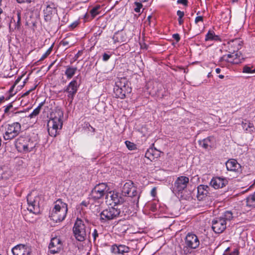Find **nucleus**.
I'll list each match as a JSON object with an SVG mask.
<instances>
[{
  "mask_svg": "<svg viewBox=\"0 0 255 255\" xmlns=\"http://www.w3.org/2000/svg\"><path fill=\"white\" fill-rule=\"evenodd\" d=\"M189 181V178L186 176L178 177L174 183L173 192L178 194L182 193L183 191L186 188Z\"/></svg>",
  "mask_w": 255,
  "mask_h": 255,
  "instance_id": "nucleus-12",
  "label": "nucleus"
},
{
  "mask_svg": "<svg viewBox=\"0 0 255 255\" xmlns=\"http://www.w3.org/2000/svg\"><path fill=\"white\" fill-rule=\"evenodd\" d=\"M229 250V248H227L225 251L223 255H239V253L237 250H235L234 252L229 253L228 250Z\"/></svg>",
  "mask_w": 255,
  "mask_h": 255,
  "instance_id": "nucleus-39",
  "label": "nucleus"
},
{
  "mask_svg": "<svg viewBox=\"0 0 255 255\" xmlns=\"http://www.w3.org/2000/svg\"><path fill=\"white\" fill-rule=\"evenodd\" d=\"M230 52H238L242 47L243 42L240 39H234L228 42Z\"/></svg>",
  "mask_w": 255,
  "mask_h": 255,
  "instance_id": "nucleus-24",
  "label": "nucleus"
},
{
  "mask_svg": "<svg viewBox=\"0 0 255 255\" xmlns=\"http://www.w3.org/2000/svg\"><path fill=\"white\" fill-rule=\"evenodd\" d=\"M73 231L75 238L80 242L85 240L87 235L90 234L89 227L79 218L76 219Z\"/></svg>",
  "mask_w": 255,
  "mask_h": 255,
  "instance_id": "nucleus-5",
  "label": "nucleus"
},
{
  "mask_svg": "<svg viewBox=\"0 0 255 255\" xmlns=\"http://www.w3.org/2000/svg\"><path fill=\"white\" fill-rule=\"evenodd\" d=\"M135 4L136 5V7L134 8V10L136 12L138 13L140 12L142 5L141 3L137 2H135Z\"/></svg>",
  "mask_w": 255,
  "mask_h": 255,
  "instance_id": "nucleus-41",
  "label": "nucleus"
},
{
  "mask_svg": "<svg viewBox=\"0 0 255 255\" xmlns=\"http://www.w3.org/2000/svg\"><path fill=\"white\" fill-rule=\"evenodd\" d=\"M15 145L19 152L27 153L33 150L36 143L28 137L20 136L16 139Z\"/></svg>",
  "mask_w": 255,
  "mask_h": 255,
  "instance_id": "nucleus-6",
  "label": "nucleus"
},
{
  "mask_svg": "<svg viewBox=\"0 0 255 255\" xmlns=\"http://www.w3.org/2000/svg\"><path fill=\"white\" fill-rule=\"evenodd\" d=\"M178 20L179 24L180 25H181L183 24L184 21H183V19H182V18H178Z\"/></svg>",
  "mask_w": 255,
  "mask_h": 255,
  "instance_id": "nucleus-56",
  "label": "nucleus"
},
{
  "mask_svg": "<svg viewBox=\"0 0 255 255\" xmlns=\"http://www.w3.org/2000/svg\"><path fill=\"white\" fill-rule=\"evenodd\" d=\"M39 197L37 192L32 191L27 196V201L28 204L27 210L32 213L36 214L38 212Z\"/></svg>",
  "mask_w": 255,
  "mask_h": 255,
  "instance_id": "nucleus-9",
  "label": "nucleus"
},
{
  "mask_svg": "<svg viewBox=\"0 0 255 255\" xmlns=\"http://www.w3.org/2000/svg\"><path fill=\"white\" fill-rule=\"evenodd\" d=\"M111 57V54H108L104 53L103 55V60L104 61H107Z\"/></svg>",
  "mask_w": 255,
  "mask_h": 255,
  "instance_id": "nucleus-44",
  "label": "nucleus"
},
{
  "mask_svg": "<svg viewBox=\"0 0 255 255\" xmlns=\"http://www.w3.org/2000/svg\"><path fill=\"white\" fill-rule=\"evenodd\" d=\"M243 72L246 73H252V69L251 67L247 65H245L243 68Z\"/></svg>",
  "mask_w": 255,
  "mask_h": 255,
  "instance_id": "nucleus-42",
  "label": "nucleus"
},
{
  "mask_svg": "<svg viewBox=\"0 0 255 255\" xmlns=\"http://www.w3.org/2000/svg\"><path fill=\"white\" fill-rule=\"evenodd\" d=\"M113 39L115 42H123L127 40V37L126 34L123 31H120L116 33L113 37Z\"/></svg>",
  "mask_w": 255,
  "mask_h": 255,
  "instance_id": "nucleus-26",
  "label": "nucleus"
},
{
  "mask_svg": "<svg viewBox=\"0 0 255 255\" xmlns=\"http://www.w3.org/2000/svg\"><path fill=\"white\" fill-rule=\"evenodd\" d=\"M206 41L209 40H220V37L215 34L214 31H209L206 35Z\"/></svg>",
  "mask_w": 255,
  "mask_h": 255,
  "instance_id": "nucleus-31",
  "label": "nucleus"
},
{
  "mask_svg": "<svg viewBox=\"0 0 255 255\" xmlns=\"http://www.w3.org/2000/svg\"><path fill=\"white\" fill-rule=\"evenodd\" d=\"M68 211V205L59 199L54 202V207L50 215L51 220L55 222H60L64 220Z\"/></svg>",
  "mask_w": 255,
  "mask_h": 255,
  "instance_id": "nucleus-2",
  "label": "nucleus"
},
{
  "mask_svg": "<svg viewBox=\"0 0 255 255\" xmlns=\"http://www.w3.org/2000/svg\"><path fill=\"white\" fill-rule=\"evenodd\" d=\"M69 44V41L65 40H63L60 42V44L64 46H66L68 45Z\"/></svg>",
  "mask_w": 255,
  "mask_h": 255,
  "instance_id": "nucleus-51",
  "label": "nucleus"
},
{
  "mask_svg": "<svg viewBox=\"0 0 255 255\" xmlns=\"http://www.w3.org/2000/svg\"><path fill=\"white\" fill-rule=\"evenodd\" d=\"M125 144L129 150H132L136 148L135 144L130 141L127 140L125 141Z\"/></svg>",
  "mask_w": 255,
  "mask_h": 255,
  "instance_id": "nucleus-38",
  "label": "nucleus"
},
{
  "mask_svg": "<svg viewBox=\"0 0 255 255\" xmlns=\"http://www.w3.org/2000/svg\"><path fill=\"white\" fill-rule=\"evenodd\" d=\"M16 15L17 16V20L12 17L10 20L9 28L10 30H15V29H19L21 25V11L17 10L16 13Z\"/></svg>",
  "mask_w": 255,
  "mask_h": 255,
  "instance_id": "nucleus-25",
  "label": "nucleus"
},
{
  "mask_svg": "<svg viewBox=\"0 0 255 255\" xmlns=\"http://www.w3.org/2000/svg\"><path fill=\"white\" fill-rule=\"evenodd\" d=\"M155 194H156V189H155V188H154L151 191V195L153 197H154L155 196Z\"/></svg>",
  "mask_w": 255,
  "mask_h": 255,
  "instance_id": "nucleus-55",
  "label": "nucleus"
},
{
  "mask_svg": "<svg viewBox=\"0 0 255 255\" xmlns=\"http://www.w3.org/2000/svg\"><path fill=\"white\" fill-rule=\"evenodd\" d=\"M111 252L115 255H123L128 253L130 251V248L124 245L114 244L111 248Z\"/></svg>",
  "mask_w": 255,
  "mask_h": 255,
  "instance_id": "nucleus-22",
  "label": "nucleus"
},
{
  "mask_svg": "<svg viewBox=\"0 0 255 255\" xmlns=\"http://www.w3.org/2000/svg\"><path fill=\"white\" fill-rule=\"evenodd\" d=\"M88 125V126H89V127H91V128H92V130H93V132H94V131H95V129L94 128H93L92 127H91V125H90L89 124H87V126Z\"/></svg>",
  "mask_w": 255,
  "mask_h": 255,
  "instance_id": "nucleus-61",
  "label": "nucleus"
},
{
  "mask_svg": "<svg viewBox=\"0 0 255 255\" xmlns=\"http://www.w3.org/2000/svg\"><path fill=\"white\" fill-rule=\"evenodd\" d=\"M243 128L248 132L251 133L255 129L253 123L247 120H245L242 123Z\"/></svg>",
  "mask_w": 255,
  "mask_h": 255,
  "instance_id": "nucleus-28",
  "label": "nucleus"
},
{
  "mask_svg": "<svg viewBox=\"0 0 255 255\" xmlns=\"http://www.w3.org/2000/svg\"><path fill=\"white\" fill-rule=\"evenodd\" d=\"M77 70V68L76 67L67 66L66 67L65 75H66V76L68 79H70L75 74Z\"/></svg>",
  "mask_w": 255,
  "mask_h": 255,
  "instance_id": "nucleus-27",
  "label": "nucleus"
},
{
  "mask_svg": "<svg viewBox=\"0 0 255 255\" xmlns=\"http://www.w3.org/2000/svg\"><path fill=\"white\" fill-rule=\"evenodd\" d=\"M37 87V85H35L34 87L31 88L30 90H29L28 91H26L25 93H24L23 95H22V97H25L27 95H28L29 94V93L34 90L35 89V88H36Z\"/></svg>",
  "mask_w": 255,
  "mask_h": 255,
  "instance_id": "nucleus-45",
  "label": "nucleus"
},
{
  "mask_svg": "<svg viewBox=\"0 0 255 255\" xmlns=\"http://www.w3.org/2000/svg\"><path fill=\"white\" fill-rule=\"evenodd\" d=\"M21 79V77H18L15 81L14 82V85H16L17 84H18V83L20 81Z\"/></svg>",
  "mask_w": 255,
  "mask_h": 255,
  "instance_id": "nucleus-57",
  "label": "nucleus"
},
{
  "mask_svg": "<svg viewBox=\"0 0 255 255\" xmlns=\"http://www.w3.org/2000/svg\"><path fill=\"white\" fill-rule=\"evenodd\" d=\"M133 185V183L131 181L126 182L123 187L122 194L125 196H128V199L131 198L134 203L137 204L140 196Z\"/></svg>",
  "mask_w": 255,
  "mask_h": 255,
  "instance_id": "nucleus-7",
  "label": "nucleus"
},
{
  "mask_svg": "<svg viewBox=\"0 0 255 255\" xmlns=\"http://www.w3.org/2000/svg\"><path fill=\"white\" fill-rule=\"evenodd\" d=\"M159 151H158V152H152V158H153V160L154 159V158H157L158 157V156H159Z\"/></svg>",
  "mask_w": 255,
  "mask_h": 255,
  "instance_id": "nucleus-53",
  "label": "nucleus"
},
{
  "mask_svg": "<svg viewBox=\"0 0 255 255\" xmlns=\"http://www.w3.org/2000/svg\"><path fill=\"white\" fill-rule=\"evenodd\" d=\"M62 243L58 238H53L51 240L49 245V250L51 254H55L59 253L62 249Z\"/></svg>",
  "mask_w": 255,
  "mask_h": 255,
  "instance_id": "nucleus-17",
  "label": "nucleus"
},
{
  "mask_svg": "<svg viewBox=\"0 0 255 255\" xmlns=\"http://www.w3.org/2000/svg\"><path fill=\"white\" fill-rule=\"evenodd\" d=\"M247 206L252 208L255 207V192L246 198Z\"/></svg>",
  "mask_w": 255,
  "mask_h": 255,
  "instance_id": "nucleus-30",
  "label": "nucleus"
},
{
  "mask_svg": "<svg viewBox=\"0 0 255 255\" xmlns=\"http://www.w3.org/2000/svg\"><path fill=\"white\" fill-rule=\"evenodd\" d=\"M78 24V22L77 21H75L72 24H70V27H71L72 29L75 28Z\"/></svg>",
  "mask_w": 255,
  "mask_h": 255,
  "instance_id": "nucleus-54",
  "label": "nucleus"
},
{
  "mask_svg": "<svg viewBox=\"0 0 255 255\" xmlns=\"http://www.w3.org/2000/svg\"><path fill=\"white\" fill-rule=\"evenodd\" d=\"M185 244L190 248L195 249L199 247L200 241L195 234L188 233L185 239Z\"/></svg>",
  "mask_w": 255,
  "mask_h": 255,
  "instance_id": "nucleus-18",
  "label": "nucleus"
},
{
  "mask_svg": "<svg viewBox=\"0 0 255 255\" xmlns=\"http://www.w3.org/2000/svg\"><path fill=\"white\" fill-rule=\"evenodd\" d=\"M17 2L19 3H30L32 0H16Z\"/></svg>",
  "mask_w": 255,
  "mask_h": 255,
  "instance_id": "nucleus-52",
  "label": "nucleus"
},
{
  "mask_svg": "<svg viewBox=\"0 0 255 255\" xmlns=\"http://www.w3.org/2000/svg\"><path fill=\"white\" fill-rule=\"evenodd\" d=\"M218 77L220 79H223L224 78V76L223 75H219Z\"/></svg>",
  "mask_w": 255,
  "mask_h": 255,
  "instance_id": "nucleus-63",
  "label": "nucleus"
},
{
  "mask_svg": "<svg viewBox=\"0 0 255 255\" xmlns=\"http://www.w3.org/2000/svg\"><path fill=\"white\" fill-rule=\"evenodd\" d=\"M243 60L244 58L241 53L237 52L235 54H234V52H233L231 54L223 55L221 57L220 61H225L233 64H238L242 63Z\"/></svg>",
  "mask_w": 255,
  "mask_h": 255,
  "instance_id": "nucleus-13",
  "label": "nucleus"
},
{
  "mask_svg": "<svg viewBox=\"0 0 255 255\" xmlns=\"http://www.w3.org/2000/svg\"><path fill=\"white\" fill-rule=\"evenodd\" d=\"M12 252L13 255H30L31 250L28 246L19 244L12 248Z\"/></svg>",
  "mask_w": 255,
  "mask_h": 255,
  "instance_id": "nucleus-19",
  "label": "nucleus"
},
{
  "mask_svg": "<svg viewBox=\"0 0 255 255\" xmlns=\"http://www.w3.org/2000/svg\"><path fill=\"white\" fill-rule=\"evenodd\" d=\"M203 17L202 16H197L195 19V22L196 24H197L198 22H200V21L203 22Z\"/></svg>",
  "mask_w": 255,
  "mask_h": 255,
  "instance_id": "nucleus-47",
  "label": "nucleus"
},
{
  "mask_svg": "<svg viewBox=\"0 0 255 255\" xmlns=\"http://www.w3.org/2000/svg\"><path fill=\"white\" fill-rule=\"evenodd\" d=\"M44 102H41L38 106L35 108L33 112L29 115L28 117L30 118H33L37 116L40 113L42 107L44 105Z\"/></svg>",
  "mask_w": 255,
  "mask_h": 255,
  "instance_id": "nucleus-32",
  "label": "nucleus"
},
{
  "mask_svg": "<svg viewBox=\"0 0 255 255\" xmlns=\"http://www.w3.org/2000/svg\"><path fill=\"white\" fill-rule=\"evenodd\" d=\"M220 218L222 219H224V220H225V221L227 223V221H230L233 219V214L232 212L227 211H226L223 215V216L222 217H220Z\"/></svg>",
  "mask_w": 255,
  "mask_h": 255,
  "instance_id": "nucleus-33",
  "label": "nucleus"
},
{
  "mask_svg": "<svg viewBox=\"0 0 255 255\" xmlns=\"http://www.w3.org/2000/svg\"><path fill=\"white\" fill-rule=\"evenodd\" d=\"M119 228L123 233H124L128 229V225L126 224H119Z\"/></svg>",
  "mask_w": 255,
  "mask_h": 255,
  "instance_id": "nucleus-40",
  "label": "nucleus"
},
{
  "mask_svg": "<svg viewBox=\"0 0 255 255\" xmlns=\"http://www.w3.org/2000/svg\"><path fill=\"white\" fill-rule=\"evenodd\" d=\"M108 190V186L106 183H99L92 189L90 194V198L94 201L100 199L106 195Z\"/></svg>",
  "mask_w": 255,
  "mask_h": 255,
  "instance_id": "nucleus-10",
  "label": "nucleus"
},
{
  "mask_svg": "<svg viewBox=\"0 0 255 255\" xmlns=\"http://www.w3.org/2000/svg\"><path fill=\"white\" fill-rule=\"evenodd\" d=\"M193 249V248H190V247L185 245L184 247H183L182 251H183L184 254H185L186 255H193V252H192Z\"/></svg>",
  "mask_w": 255,
  "mask_h": 255,
  "instance_id": "nucleus-36",
  "label": "nucleus"
},
{
  "mask_svg": "<svg viewBox=\"0 0 255 255\" xmlns=\"http://www.w3.org/2000/svg\"><path fill=\"white\" fill-rule=\"evenodd\" d=\"M158 152V151L155 149H153V148H150L149 149H148L145 154V157L148 159H149L150 160L152 161L153 160L152 154V152Z\"/></svg>",
  "mask_w": 255,
  "mask_h": 255,
  "instance_id": "nucleus-34",
  "label": "nucleus"
},
{
  "mask_svg": "<svg viewBox=\"0 0 255 255\" xmlns=\"http://www.w3.org/2000/svg\"><path fill=\"white\" fill-rule=\"evenodd\" d=\"M92 236L93 238L94 241H95L97 237H98V233L96 229H94L93 232L92 233Z\"/></svg>",
  "mask_w": 255,
  "mask_h": 255,
  "instance_id": "nucleus-46",
  "label": "nucleus"
},
{
  "mask_svg": "<svg viewBox=\"0 0 255 255\" xmlns=\"http://www.w3.org/2000/svg\"><path fill=\"white\" fill-rule=\"evenodd\" d=\"M177 3L179 4H182L184 5H187L188 4V0H178L177 1Z\"/></svg>",
  "mask_w": 255,
  "mask_h": 255,
  "instance_id": "nucleus-48",
  "label": "nucleus"
},
{
  "mask_svg": "<svg viewBox=\"0 0 255 255\" xmlns=\"http://www.w3.org/2000/svg\"><path fill=\"white\" fill-rule=\"evenodd\" d=\"M121 213L119 209L115 207H109L104 210L100 214V220L102 223H106L118 218Z\"/></svg>",
  "mask_w": 255,
  "mask_h": 255,
  "instance_id": "nucleus-8",
  "label": "nucleus"
},
{
  "mask_svg": "<svg viewBox=\"0 0 255 255\" xmlns=\"http://www.w3.org/2000/svg\"><path fill=\"white\" fill-rule=\"evenodd\" d=\"M56 12V5L52 2H46V8L43 10L44 20L47 22L50 21L52 15Z\"/></svg>",
  "mask_w": 255,
  "mask_h": 255,
  "instance_id": "nucleus-15",
  "label": "nucleus"
},
{
  "mask_svg": "<svg viewBox=\"0 0 255 255\" xmlns=\"http://www.w3.org/2000/svg\"><path fill=\"white\" fill-rule=\"evenodd\" d=\"M5 100V98L3 96L0 97V103H2Z\"/></svg>",
  "mask_w": 255,
  "mask_h": 255,
  "instance_id": "nucleus-58",
  "label": "nucleus"
},
{
  "mask_svg": "<svg viewBox=\"0 0 255 255\" xmlns=\"http://www.w3.org/2000/svg\"><path fill=\"white\" fill-rule=\"evenodd\" d=\"M100 8V7L99 6H95L90 10V12L93 18H94L97 15H98L99 13Z\"/></svg>",
  "mask_w": 255,
  "mask_h": 255,
  "instance_id": "nucleus-37",
  "label": "nucleus"
},
{
  "mask_svg": "<svg viewBox=\"0 0 255 255\" xmlns=\"http://www.w3.org/2000/svg\"><path fill=\"white\" fill-rule=\"evenodd\" d=\"M53 47V44L48 49V50L46 51V52L42 56V57L39 59V60L37 61H41L45 59L51 53L52 49Z\"/></svg>",
  "mask_w": 255,
  "mask_h": 255,
  "instance_id": "nucleus-35",
  "label": "nucleus"
},
{
  "mask_svg": "<svg viewBox=\"0 0 255 255\" xmlns=\"http://www.w3.org/2000/svg\"><path fill=\"white\" fill-rule=\"evenodd\" d=\"M172 37L176 41V42H178L180 39V35L178 33L173 34Z\"/></svg>",
  "mask_w": 255,
  "mask_h": 255,
  "instance_id": "nucleus-49",
  "label": "nucleus"
},
{
  "mask_svg": "<svg viewBox=\"0 0 255 255\" xmlns=\"http://www.w3.org/2000/svg\"><path fill=\"white\" fill-rule=\"evenodd\" d=\"M15 85L14 84L12 86H11V87L10 88V89H9V92L10 93H11L13 90V89L14 88V87H15Z\"/></svg>",
  "mask_w": 255,
  "mask_h": 255,
  "instance_id": "nucleus-59",
  "label": "nucleus"
},
{
  "mask_svg": "<svg viewBox=\"0 0 255 255\" xmlns=\"http://www.w3.org/2000/svg\"><path fill=\"white\" fill-rule=\"evenodd\" d=\"M226 168L228 170L240 173L242 172V167L236 159H229L226 163Z\"/></svg>",
  "mask_w": 255,
  "mask_h": 255,
  "instance_id": "nucleus-21",
  "label": "nucleus"
},
{
  "mask_svg": "<svg viewBox=\"0 0 255 255\" xmlns=\"http://www.w3.org/2000/svg\"><path fill=\"white\" fill-rule=\"evenodd\" d=\"M212 76V75L211 72H209V73H208V75H207V77H208V78H209V77H211Z\"/></svg>",
  "mask_w": 255,
  "mask_h": 255,
  "instance_id": "nucleus-64",
  "label": "nucleus"
},
{
  "mask_svg": "<svg viewBox=\"0 0 255 255\" xmlns=\"http://www.w3.org/2000/svg\"><path fill=\"white\" fill-rule=\"evenodd\" d=\"M177 15L178 16V18H183L184 15V12L181 10H178L177 11Z\"/></svg>",
  "mask_w": 255,
  "mask_h": 255,
  "instance_id": "nucleus-50",
  "label": "nucleus"
},
{
  "mask_svg": "<svg viewBox=\"0 0 255 255\" xmlns=\"http://www.w3.org/2000/svg\"><path fill=\"white\" fill-rule=\"evenodd\" d=\"M220 72H221V69H220V68H216V72L217 73H218H218H220Z\"/></svg>",
  "mask_w": 255,
  "mask_h": 255,
  "instance_id": "nucleus-60",
  "label": "nucleus"
},
{
  "mask_svg": "<svg viewBox=\"0 0 255 255\" xmlns=\"http://www.w3.org/2000/svg\"><path fill=\"white\" fill-rule=\"evenodd\" d=\"M200 145L206 149L209 150L212 147V143L210 137L204 139L203 140L200 141Z\"/></svg>",
  "mask_w": 255,
  "mask_h": 255,
  "instance_id": "nucleus-29",
  "label": "nucleus"
},
{
  "mask_svg": "<svg viewBox=\"0 0 255 255\" xmlns=\"http://www.w3.org/2000/svg\"><path fill=\"white\" fill-rule=\"evenodd\" d=\"M210 187L207 185H200L197 187V198L198 200H204L209 194Z\"/></svg>",
  "mask_w": 255,
  "mask_h": 255,
  "instance_id": "nucleus-23",
  "label": "nucleus"
},
{
  "mask_svg": "<svg viewBox=\"0 0 255 255\" xmlns=\"http://www.w3.org/2000/svg\"><path fill=\"white\" fill-rule=\"evenodd\" d=\"M77 79L78 77L75 78L64 89V92L68 93V97L71 99V101L77 92L78 89L80 85V83L78 82Z\"/></svg>",
  "mask_w": 255,
  "mask_h": 255,
  "instance_id": "nucleus-14",
  "label": "nucleus"
},
{
  "mask_svg": "<svg viewBox=\"0 0 255 255\" xmlns=\"http://www.w3.org/2000/svg\"><path fill=\"white\" fill-rule=\"evenodd\" d=\"M152 18V16L151 15H149L148 17H147V20L149 22V23H150V19Z\"/></svg>",
  "mask_w": 255,
  "mask_h": 255,
  "instance_id": "nucleus-62",
  "label": "nucleus"
},
{
  "mask_svg": "<svg viewBox=\"0 0 255 255\" xmlns=\"http://www.w3.org/2000/svg\"><path fill=\"white\" fill-rule=\"evenodd\" d=\"M106 202L112 205H117L124 203L126 200L121 194L114 191L107 192L106 195Z\"/></svg>",
  "mask_w": 255,
  "mask_h": 255,
  "instance_id": "nucleus-11",
  "label": "nucleus"
},
{
  "mask_svg": "<svg viewBox=\"0 0 255 255\" xmlns=\"http://www.w3.org/2000/svg\"><path fill=\"white\" fill-rule=\"evenodd\" d=\"M227 223L224 219L215 218L212 221V229L217 234L222 233L226 228Z\"/></svg>",
  "mask_w": 255,
  "mask_h": 255,
  "instance_id": "nucleus-16",
  "label": "nucleus"
},
{
  "mask_svg": "<svg viewBox=\"0 0 255 255\" xmlns=\"http://www.w3.org/2000/svg\"><path fill=\"white\" fill-rule=\"evenodd\" d=\"M131 89L129 87L128 82L126 78H121L116 82L114 88L115 97L118 98L124 99L126 94L130 93Z\"/></svg>",
  "mask_w": 255,
  "mask_h": 255,
  "instance_id": "nucleus-4",
  "label": "nucleus"
},
{
  "mask_svg": "<svg viewBox=\"0 0 255 255\" xmlns=\"http://www.w3.org/2000/svg\"><path fill=\"white\" fill-rule=\"evenodd\" d=\"M4 113L5 114H7L9 110L12 108V103L9 104L6 107H4Z\"/></svg>",
  "mask_w": 255,
  "mask_h": 255,
  "instance_id": "nucleus-43",
  "label": "nucleus"
},
{
  "mask_svg": "<svg viewBox=\"0 0 255 255\" xmlns=\"http://www.w3.org/2000/svg\"><path fill=\"white\" fill-rule=\"evenodd\" d=\"M228 183V180L225 178L220 177H213L210 182V185L215 189L223 188Z\"/></svg>",
  "mask_w": 255,
  "mask_h": 255,
  "instance_id": "nucleus-20",
  "label": "nucleus"
},
{
  "mask_svg": "<svg viewBox=\"0 0 255 255\" xmlns=\"http://www.w3.org/2000/svg\"><path fill=\"white\" fill-rule=\"evenodd\" d=\"M63 113L60 109L56 110L50 114V118L47 123L48 131L51 136H56L58 130L63 126Z\"/></svg>",
  "mask_w": 255,
  "mask_h": 255,
  "instance_id": "nucleus-1",
  "label": "nucleus"
},
{
  "mask_svg": "<svg viewBox=\"0 0 255 255\" xmlns=\"http://www.w3.org/2000/svg\"><path fill=\"white\" fill-rule=\"evenodd\" d=\"M2 127L4 129L3 137L5 140L13 139L21 132V126L18 122L4 124Z\"/></svg>",
  "mask_w": 255,
  "mask_h": 255,
  "instance_id": "nucleus-3",
  "label": "nucleus"
}]
</instances>
